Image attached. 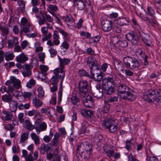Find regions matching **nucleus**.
Listing matches in <instances>:
<instances>
[{"instance_id": "nucleus-60", "label": "nucleus", "mask_w": 161, "mask_h": 161, "mask_svg": "<svg viewBox=\"0 0 161 161\" xmlns=\"http://www.w3.org/2000/svg\"><path fill=\"white\" fill-rule=\"evenodd\" d=\"M38 55L40 61H43V63H44V60L45 57V53H44L41 52L39 53Z\"/></svg>"}, {"instance_id": "nucleus-15", "label": "nucleus", "mask_w": 161, "mask_h": 161, "mask_svg": "<svg viewBox=\"0 0 161 161\" xmlns=\"http://www.w3.org/2000/svg\"><path fill=\"white\" fill-rule=\"evenodd\" d=\"M92 146L88 143H81L80 145L78 146L76 149V152L80 154V153L83 152L85 150H89L90 147Z\"/></svg>"}, {"instance_id": "nucleus-25", "label": "nucleus", "mask_w": 161, "mask_h": 161, "mask_svg": "<svg viewBox=\"0 0 161 161\" xmlns=\"http://www.w3.org/2000/svg\"><path fill=\"white\" fill-rule=\"evenodd\" d=\"M92 146L90 147L89 150H85L83 152L80 153V156L82 158L84 159H88L90 158V156L92 151Z\"/></svg>"}, {"instance_id": "nucleus-48", "label": "nucleus", "mask_w": 161, "mask_h": 161, "mask_svg": "<svg viewBox=\"0 0 161 161\" xmlns=\"http://www.w3.org/2000/svg\"><path fill=\"white\" fill-rule=\"evenodd\" d=\"M132 139H131L130 140H127L125 142L126 143V145L125 147V148L128 151H130L132 149L131 147V141H132Z\"/></svg>"}, {"instance_id": "nucleus-4", "label": "nucleus", "mask_w": 161, "mask_h": 161, "mask_svg": "<svg viewBox=\"0 0 161 161\" xmlns=\"http://www.w3.org/2000/svg\"><path fill=\"white\" fill-rule=\"evenodd\" d=\"M104 124L107 129L113 133L116 132L118 128V124L109 118H105L104 121Z\"/></svg>"}, {"instance_id": "nucleus-19", "label": "nucleus", "mask_w": 161, "mask_h": 161, "mask_svg": "<svg viewBox=\"0 0 161 161\" xmlns=\"http://www.w3.org/2000/svg\"><path fill=\"white\" fill-rule=\"evenodd\" d=\"M131 63V65L129 67V68L133 71H135L137 70L139 67L140 64L138 60L135 58Z\"/></svg>"}, {"instance_id": "nucleus-53", "label": "nucleus", "mask_w": 161, "mask_h": 161, "mask_svg": "<svg viewBox=\"0 0 161 161\" xmlns=\"http://www.w3.org/2000/svg\"><path fill=\"white\" fill-rule=\"evenodd\" d=\"M40 68L43 75H45V73L48 70V66L44 65H40Z\"/></svg>"}, {"instance_id": "nucleus-39", "label": "nucleus", "mask_w": 161, "mask_h": 161, "mask_svg": "<svg viewBox=\"0 0 161 161\" xmlns=\"http://www.w3.org/2000/svg\"><path fill=\"white\" fill-rule=\"evenodd\" d=\"M103 89H101L100 91L96 90L93 93L94 96L97 99H99L102 98L103 95Z\"/></svg>"}, {"instance_id": "nucleus-42", "label": "nucleus", "mask_w": 161, "mask_h": 161, "mask_svg": "<svg viewBox=\"0 0 161 161\" xmlns=\"http://www.w3.org/2000/svg\"><path fill=\"white\" fill-rule=\"evenodd\" d=\"M4 57L6 61H9L14 58V55L13 53L6 52V53H4Z\"/></svg>"}, {"instance_id": "nucleus-18", "label": "nucleus", "mask_w": 161, "mask_h": 161, "mask_svg": "<svg viewBox=\"0 0 161 161\" xmlns=\"http://www.w3.org/2000/svg\"><path fill=\"white\" fill-rule=\"evenodd\" d=\"M134 58L133 57H131L130 56H127L123 58V63L127 68L129 69L130 66V65H131V63L133 62L132 61L133 60Z\"/></svg>"}, {"instance_id": "nucleus-7", "label": "nucleus", "mask_w": 161, "mask_h": 161, "mask_svg": "<svg viewBox=\"0 0 161 161\" xmlns=\"http://www.w3.org/2000/svg\"><path fill=\"white\" fill-rule=\"evenodd\" d=\"M56 28L64 36L63 38L64 41L63 42L61 46L66 50H67L69 47V44L68 42V41H70V37L69 36V34L67 32H65L61 28L57 27Z\"/></svg>"}, {"instance_id": "nucleus-30", "label": "nucleus", "mask_w": 161, "mask_h": 161, "mask_svg": "<svg viewBox=\"0 0 161 161\" xmlns=\"http://www.w3.org/2000/svg\"><path fill=\"white\" fill-rule=\"evenodd\" d=\"M147 14L151 16L153 19H155V12L153 8L151 6H147Z\"/></svg>"}, {"instance_id": "nucleus-37", "label": "nucleus", "mask_w": 161, "mask_h": 161, "mask_svg": "<svg viewBox=\"0 0 161 161\" xmlns=\"http://www.w3.org/2000/svg\"><path fill=\"white\" fill-rule=\"evenodd\" d=\"M47 128L46 123L45 122L41 123L39 126H35V129L37 130H40L42 131L45 130Z\"/></svg>"}, {"instance_id": "nucleus-5", "label": "nucleus", "mask_w": 161, "mask_h": 161, "mask_svg": "<svg viewBox=\"0 0 161 161\" xmlns=\"http://www.w3.org/2000/svg\"><path fill=\"white\" fill-rule=\"evenodd\" d=\"M139 39L142 41L146 46L148 47L151 46V41L150 38V36L147 34L143 32L141 29H138L137 32Z\"/></svg>"}, {"instance_id": "nucleus-63", "label": "nucleus", "mask_w": 161, "mask_h": 161, "mask_svg": "<svg viewBox=\"0 0 161 161\" xmlns=\"http://www.w3.org/2000/svg\"><path fill=\"white\" fill-rule=\"evenodd\" d=\"M87 53L90 55H93L95 54V51L91 47H87L86 49Z\"/></svg>"}, {"instance_id": "nucleus-1", "label": "nucleus", "mask_w": 161, "mask_h": 161, "mask_svg": "<svg viewBox=\"0 0 161 161\" xmlns=\"http://www.w3.org/2000/svg\"><path fill=\"white\" fill-rule=\"evenodd\" d=\"M53 75L50 80L51 84L52 85H57L59 80L61 81L59 88L58 97V103H59L61 101L62 97L63 82L65 76L64 72H61L59 68H56L54 70Z\"/></svg>"}, {"instance_id": "nucleus-29", "label": "nucleus", "mask_w": 161, "mask_h": 161, "mask_svg": "<svg viewBox=\"0 0 161 161\" xmlns=\"http://www.w3.org/2000/svg\"><path fill=\"white\" fill-rule=\"evenodd\" d=\"M86 62L87 64L90 68L98 64L95 58L93 57L88 58L86 60Z\"/></svg>"}, {"instance_id": "nucleus-8", "label": "nucleus", "mask_w": 161, "mask_h": 161, "mask_svg": "<svg viewBox=\"0 0 161 161\" xmlns=\"http://www.w3.org/2000/svg\"><path fill=\"white\" fill-rule=\"evenodd\" d=\"M126 39L131 44L134 45H137L138 43L139 37L137 35L136 36L133 31H130L128 32L125 35Z\"/></svg>"}, {"instance_id": "nucleus-21", "label": "nucleus", "mask_w": 161, "mask_h": 161, "mask_svg": "<svg viewBox=\"0 0 161 161\" xmlns=\"http://www.w3.org/2000/svg\"><path fill=\"white\" fill-rule=\"evenodd\" d=\"M15 59L18 62L24 63L28 59V58L24 53H22L17 56Z\"/></svg>"}, {"instance_id": "nucleus-44", "label": "nucleus", "mask_w": 161, "mask_h": 161, "mask_svg": "<svg viewBox=\"0 0 161 161\" xmlns=\"http://www.w3.org/2000/svg\"><path fill=\"white\" fill-rule=\"evenodd\" d=\"M84 2H78L75 3L77 6V9L80 10H82L85 8V5L84 4Z\"/></svg>"}, {"instance_id": "nucleus-47", "label": "nucleus", "mask_w": 161, "mask_h": 161, "mask_svg": "<svg viewBox=\"0 0 161 161\" xmlns=\"http://www.w3.org/2000/svg\"><path fill=\"white\" fill-rule=\"evenodd\" d=\"M114 30L117 33H120L122 31L121 26L116 23L113 27Z\"/></svg>"}, {"instance_id": "nucleus-3", "label": "nucleus", "mask_w": 161, "mask_h": 161, "mask_svg": "<svg viewBox=\"0 0 161 161\" xmlns=\"http://www.w3.org/2000/svg\"><path fill=\"white\" fill-rule=\"evenodd\" d=\"M102 83L106 94L110 95L114 92V83L113 77H105L103 79Z\"/></svg>"}, {"instance_id": "nucleus-12", "label": "nucleus", "mask_w": 161, "mask_h": 161, "mask_svg": "<svg viewBox=\"0 0 161 161\" xmlns=\"http://www.w3.org/2000/svg\"><path fill=\"white\" fill-rule=\"evenodd\" d=\"M101 23L102 29L104 32H108L113 28V22L111 20L103 19Z\"/></svg>"}, {"instance_id": "nucleus-51", "label": "nucleus", "mask_w": 161, "mask_h": 161, "mask_svg": "<svg viewBox=\"0 0 161 161\" xmlns=\"http://www.w3.org/2000/svg\"><path fill=\"white\" fill-rule=\"evenodd\" d=\"M37 91L38 93V96L39 97L41 98H42L44 97V92L43 88L42 87L40 86L38 87L37 89Z\"/></svg>"}, {"instance_id": "nucleus-31", "label": "nucleus", "mask_w": 161, "mask_h": 161, "mask_svg": "<svg viewBox=\"0 0 161 161\" xmlns=\"http://www.w3.org/2000/svg\"><path fill=\"white\" fill-rule=\"evenodd\" d=\"M58 9L57 6L56 5L49 4L48 5L47 10L51 14H53Z\"/></svg>"}, {"instance_id": "nucleus-36", "label": "nucleus", "mask_w": 161, "mask_h": 161, "mask_svg": "<svg viewBox=\"0 0 161 161\" xmlns=\"http://www.w3.org/2000/svg\"><path fill=\"white\" fill-rule=\"evenodd\" d=\"M33 103L36 108H39L42 105V102L38 99L36 97H35L33 99Z\"/></svg>"}, {"instance_id": "nucleus-11", "label": "nucleus", "mask_w": 161, "mask_h": 161, "mask_svg": "<svg viewBox=\"0 0 161 161\" xmlns=\"http://www.w3.org/2000/svg\"><path fill=\"white\" fill-rule=\"evenodd\" d=\"M5 84L7 86H13L17 89H19L21 86L20 81L14 77L10 78L9 80L6 82Z\"/></svg>"}, {"instance_id": "nucleus-57", "label": "nucleus", "mask_w": 161, "mask_h": 161, "mask_svg": "<svg viewBox=\"0 0 161 161\" xmlns=\"http://www.w3.org/2000/svg\"><path fill=\"white\" fill-rule=\"evenodd\" d=\"M49 52L50 54V56L52 58L55 57L57 53V52L52 47H49Z\"/></svg>"}, {"instance_id": "nucleus-24", "label": "nucleus", "mask_w": 161, "mask_h": 161, "mask_svg": "<svg viewBox=\"0 0 161 161\" xmlns=\"http://www.w3.org/2000/svg\"><path fill=\"white\" fill-rule=\"evenodd\" d=\"M114 66L116 72L119 71H123V65L120 61H115L114 62Z\"/></svg>"}, {"instance_id": "nucleus-40", "label": "nucleus", "mask_w": 161, "mask_h": 161, "mask_svg": "<svg viewBox=\"0 0 161 161\" xmlns=\"http://www.w3.org/2000/svg\"><path fill=\"white\" fill-rule=\"evenodd\" d=\"M88 123L86 121L83 120L81 123V128L80 133L81 134H84L86 130Z\"/></svg>"}, {"instance_id": "nucleus-2", "label": "nucleus", "mask_w": 161, "mask_h": 161, "mask_svg": "<svg viewBox=\"0 0 161 161\" xmlns=\"http://www.w3.org/2000/svg\"><path fill=\"white\" fill-rule=\"evenodd\" d=\"M118 95L122 99L133 101L136 98L135 96L132 93L133 92L132 91L125 85L119 86L118 87Z\"/></svg>"}, {"instance_id": "nucleus-55", "label": "nucleus", "mask_w": 161, "mask_h": 161, "mask_svg": "<svg viewBox=\"0 0 161 161\" xmlns=\"http://www.w3.org/2000/svg\"><path fill=\"white\" fill-rule=\"evenodd\" d=\"M35 80L33 79H31L27 82L26 86L29 88H31L33 86L35 85Z\"/></svg>"}, {"instance_id": "nucleus-10", "label": "nucleus", "mask_w": 161, "mask_h": 161, "mask_svg": "<svg viewBox=\"0 0 161 161\" xmlns=\"http://www.w3.org/2000/svg\"><path fill=\"white\" fill-rule=\"evenodd\" d=\"M21 24L24 26L20 30V34L24 32L26 33L30 31V30L31 24L28 21L27 19L25 17H23L21 19Z\"/></svg>"}, {"instance_id": "nucleus-13", "label": "nucleus", "mask_w": 161, "mask_h": 161, "mask_svg": "<svg viewBox=\"0 0 161 161\" xmlns=\"http://www.w3.org/2000/svg\"><path fill=\"white\" fill-rule=\"evenodd\" d=\"M136 13L138 16H139L144 21H147L148 22L153 26L155 27L156 25H158V22L156 20V19L149 18L147 16H145L142 18L141 13L139 12V10H137L136 11Z\"/></svg>"}, {"instance_id": "nucleus-56", "label": "nucleus", "mask_w": 161, "mask_h": 161, "mask_svg": "<svg viewBox=\"0 0 161 161\" xmlns=\"http://www.w3.org/2000/svg\"><path fill=\"white\" fill-rule=\"evenodd\" d=\"M100 36H97L94 37H93L90 39V43H92L94 42H97L99 41L100 39Z\"/></svg>"}, {"instance_id": "nucleus-38", "label": "nucleus", "mask_w": 161, "mask_h": 161, "mask_svg": "<svg viewBox=\"0 0 161 161\" xmlns=\"http://www.w3.org/2000/svg\"><path fill=\"white\" fill-rule=\"evenodd\" d=\"M29 134L28 133L26 132L20 136V142L21 143H23V145H25V142L28 139V137Z\"/></svg>"}, {"instance_id": "nucleus-50", "label": "nucleus", "mask_w": 161, "mask_h": 161, "mask_svg": "<svg viewBox=\"0 0 161 161\" xmlns=\"http://www.w3.org/2000/svg\"><path fill=\"white\" fill-rule=\"evenodd\" d=\"M44 17L45 21L52 22L53 20V18L49 14H47L46 13H44Z\"/></svg>"}, {"instance_id": "nucleus-46", "label": "nucleus", "mask_w": 161, "mask_h": 161, "mask_svg": "<svg viewBox=\"0 0 161 161\" xmlns=\"http://www.w3.org/2000/svg\"><path fill=\"white\" fill-rule=\"evenodd\" d=\"M91 77L96 81H100L102 79V73L91 76Z\"/></svg>"}, {"instance_id": "nucleus-62", "label": "nucleus", "mask_w": 161, "mask_h": 161, "mask_svg": "<svg viewBox=\"0 0 161 161\" xmlns=\"http://www.w3.org/2000/svg\"><path fill=\"white\" fill-rule=\"evenodd\" d=\"M118 98L117 96H114L109 98L108 99V102L113 103L118 101Z\"/></svg>"}, {"instance_id": "nucleus-41", "label": "nucleus", "mask_w": 161, "mask_h": 161, "mask_svg": "<svg viewBox=\"0 0 161 161\" xmlns=\"http://www.w3.org/2000/svg\"><path fill=\"white\" fill-rule=\"evenodd\" d=\"M31 137L34 141L36 145L39 144L40 143V139L36 133H33L31 134Z\"/></svg>"}, {"instance_id": "nucleus-27", "label": "nucleus", "mask_w": 161, "mask_h": 161, "mask_svg": "<svg viewBox=\"0 0 161 161\" xmlns=\"http://www.w3.org/2000/svg\"><path fill=\"white\" fill-rule=\"evenodd\" d=\"M28 115L30 117L34 116V118L36 119L37 117H40L41 114L40 112L37 110L34 109L28 111Z\"/></svg>"}, {"instance_id": "nucleus-16", "label": "nucleus", "mask_w": 161, "mask_h": 161, "mask_svg": "<svg viewBox=\"0 0 161 161\" xmlns=\"http://www.w3.org/2000/svg\"><path fill=\"white\" fill-rule=\"evenodd\" d=\"M58 59L59 61V67L58 68L61 70V72H64V66L65 65H68L70 63V59L64 58H62L59 56H58Z\"/></svg>"}, {"instance_id": "nucleus-49", "label": "nucleus", "mask_w": 161, "mask_h": 161, "mask_svg": "<svg viewBox=\"0 0 161 161\" xmlns=\"http://www.w3.org/2000/svg\"><path fill=\"white\" fill-rule=\"evenodd\" d=\"M18 4L19 6H20V8L22 12L25 11V3L24 2L23 0H19L18 1Z\"/></svg>"}, {"instance_id": "nucleus-14", "label": "nucleus", "mask_w": 161, "mask_h": 161, "mask_svg": "<svg viewBox=\"0 0 161 161\" xmlns=\"http://www.w3.org/2000/svg\"><path fill=\"white\" fill-rule=\"evenodd\" d=\"M51 144L50 143L46 144L43 143L41 144L40 148H39L40 153L42 154H44L46 152L47 153L48 152L52 151Z\"/></svg>"}, {"instance_id": "nucleus-23", "label": "nucleus", "mask_w": 161, "mask_h": 161, "mask_svg": "<svg viewBox=\"0 0 161 161\" xmlns=\"http://www.w3.org/2000/svg\"><path fill=\"white\" fill-rule=\"evenodd\" d=\"M8 46L9 48H12L15 45L19 44L18 40L17 37H14L12 39L9 40L8 41Z\"/></svg>"}, {"instance_id": "nucleus-43", "label": "nucleus", "mask_w": 161, "mask_h": 161, "mask_svg": "<svg viewBox=\"0 0 161 161\" xmlns=\"http://www.w3.org/2000/svg\"><path fill=\"white\" fill-rule=\"evenodd\" d=\"M71 102L74 105L77 106L79 105V99L76 96H73L71 98Z\"/></svg>"}, {"instance_id": "nucleus-6", "label": "nucleus", "mask_w": 161, "mask_h": 161, "mask_svg": "<svg viewBox=\"0 0 161 161\" xmlns=\"http://www.w3.org/2000/svg\"><path fill=\"white\" fill-rule=\"evenodd\" d=\"M79 93L82 97L85 96L86 94L88 92L89 84L88 82L86 80H80L78 84Z\"/></svg>"}, {"instance_id": "nucleus-64", "label": "nucleus", "mask_w": 161, "mask_h": 161, "mask_svg": "<svg viewBox=\"0 0 161 161\" xmlns=\"http://www.w3.org/2000/svg\"><path fill=\"white\" fill-rule=\"evenodd\" d=\"M128 161H139L138 159H136L132 154L131 153L130 155L128 156Z\"/></svg>"}, {"instance_id": "nucleus-61", "label": "nucleus", "mask_w": 161, "mask_h": 161, "mask_svg": "<svg viewBox=\"0 0 161 161\" xmlns=\"http://www.w3.org/2000/svg\"><path fill=\"white\" fill-rule=\"evenodd\" d=\"M106 153L108 156L112 157L114 154V151L113 150L110 148L109 149L106 151Z\"/></svg>"}, {"instance_id": "nucleus-32", "label": "nucleus", "mask_w": 161, "mask_h": 161, "mask_svg": "<svg viewBox=\"0 0 161 161\" xmlns=\"http://www.w3.org/2000/svg\"><path fill=\"white\" fill-rule=\"evenodd\" d=\"M155 7L157 9V12L161 15V0H154Z\"/></svg>"}, {"instance_id": "nucleus-58", "label": "nucleus", "mask_w": 161, "mask_h": 161, "mask_svg": "<svg viewBox=\"0 0 161 161\" xmlns=\"http://www.w3.org/2000/svg\"><path fill=\"white\" fill-rule=\"evenodd\" d=\"M78 73L81 76H89L88 73L83 69L80 70Z\"/></svg>"}, {"instance_id": "nucleus-33", "label": "nucleus", "mask_w": 161, "mask_h": 161, "mask_svg": "<svg viewBox=\"0 0 161 161\" xmlns=\"http://www.w3.org/2000/svg\"><path fill=\"white\" fill-rule=\"evenodd\" d=\"M128 45V42L126 40H119L115 44L116 47H124Z\"/></svg>"}, {"instance_id": "nucleus-35", "label": "nucleus", "mask_w": 161, "mask_h": 161, "mask_svg": "<svg viewBox=\"0 0 161 161\" xmlns=\"http://www.w3.org/2000/svg\"><path fill=\"white\" fill-rule=\"evenodd\" d=\"M24 124L26 128L29 130L31 131L34 128L35 126L33 125L30 121L28 119L25 120Z\"/></svg>"}, {"instance_id": "nucleus-45", "label": "nucleus", "mask_w": 161, "mask_h": 161, "mask_svg": "<svg viewBox=\"0 0 161 161\" xmlns=\"http://www.w3.org/2000/svg\"><path fill=\"white\" fill-rule=\"evenodd\" d=\"M104 103H105L103 109L102 110L104 112V113L107 114L109 112L110 105L107 101H104Z\"/></svg>"}, {"instance_id": "nucleus-9", "label": "nucleus", "mask_w": 161, "mask_h": 161, "mask_svg": "<svg viewBox=\"0 0 161 161\" xmlns=\"http://www.w3.org/2000/svg\"><path fill=\"white\" fill-rule=\"evenodd\" d=\"M156 91L154 90H149L147 94L144 95L143 98L145 100L149 103H153L156 101Z\"/></svg>"}, {"instance_id": "nucleus-26", "label": "nucleus", "mask_w": 161, "mask_h": 161, "mask_svg": "<svg viewBox=\"0 0 161 161\" xmlns=\"http://www.w3.org/2000/svg\"><path fill=\"white\" fill-rule=\"evenodd\" d=\"M12 96L9 93L4 94L2 97L3 101L4 102L10 103L12 101Z\"/></svg>"}, {"instance_id": "nucleus-22", "label": "nucleus", "mask_w": 161, "mask_h": 161, "mask_svg": "<svg viewBox=\"0 0 161 161\" xmlns=\"http://www.w3.org/2000/svg\"><path fill=\"white\" fill-rule=\"evenodd\" d=\"M81 114L84 116L91 118L93 116V112L92 111L90 110H87L85 108L80 109Z\"/></svg>"}, {"instance_id": "nucleus-28", "label": "nucleus", "mask_w": 161, "mask_h": 161, "mask_svg": "<svg viewBox=\"0 0 161 161\" xmlns=\"http://www.w3.org/2000/svg\"><path fill=\"white\" fill-rule=\"evenodd\" d=\"M126 22L128 23L129 22L128 19L125 18L119 17L118 19L117 23L121 26L127 25H128L126 24Z\"/></svg>"}, {"instance_id": "nucleus-52", "label": "nucleus", "mask_w": 161, "mask_h": 161, "mask_svg": "<svg viewBox=\"0 0 161 161\" xmlns=\"http://www.w3.org/2000/svg\"><path fill=\"white\" fill-rule=\"evenodd\" d=\"M22 74L24 77H28L31 75V70L24 69V70L22 71Z\"/></svg>"}, {"instance_id": "nucleus-59", "label": "nucleus", "mask_w": 161, "mask_h": 161, "mask_svg": "<svg viewBox=\"0 0 161 161\" xmlns=\"http://www.w3.org/2000/svg\"><path fill=\"white\" fill-rule=\"evenodd\" d=\"M125 73L127 77L131 76L133 75V73L129 69H126L125 70Z\"/></svg>"}, {"instance_id": "nucleus-17", "label": "nucleus", "mask_w": 161, "mask_h": 161, "mask_svg": "<svg viewBox=\"0 0 161 161\" xmlns=\"http://www.w3.org/2000/svg\"><path fill=\"white\" fill-rule=\"evenodd\" d=\"M61 19L64 22L69 23V24H67V25L69 26L70 25H73L75 24V21L73 19V17L70 14L67 15L66 16H62Z\"/></svg>"}, {"instance_id": "nucleus-20", "label": "nucleus", "mask_w": 161, "mask_h": 161, "mask_svg": "<svg viewBox=\"0 0 161 161\" xmlns=\"http://www.w3.org/2000/svg\"><path fill=\"white\" fill-rule=\"evenodd\" d=\"M84 104L86 107L89 108L90 107V104H92L94 101L92 97L87 95L84 100Z\"/></svg>"}, {"instance_id": "nucleus-54", "label": "nucleus", "mask_w": 161, "mask_h": 161, "mask_svg": "<svg viewBox=\"0 0 161 161\" xmlns=\"http://www.w3.org/2000/svg\"><path fill=\"white\" fill-rule=\"evenodd\" d=\"M94 139L96 143L97 142L98 143L103 141V136L100 134H99L96 136L95 137Z\"/></svg>"}, {"instance_id": "nucleus-34", "label": "nucleus", "mask_w": 161, "mask_h": 161, "mask_svg": "<svg viewBox=\"0 0 161 161\" xmlns=\"http://www.w3.org/2000/svg\"><path fill=\"white\" fill-rule=\"evenodd\" d=\"M59 138V133L56 132L54 135V137L52 141V143L53 146L56 147L58 144V140Z\"/></svg>"}]
</instances>
